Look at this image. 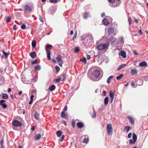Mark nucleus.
Masks as SVG:
<instances>
[{
	"label": "nucleus",
	"instance_id": "603ef678",
	"mask_svg": "<svg viewBox=\"0 0 148 148\" xmlns=\"http://www.w3.org/2000/svg\"><path fill=\"white\" fill-rule=\"evenodd\" d=\"M61 79L60 77L59 78L56 80V82L57 83H59L60 82Z\"/></svg>",
	"mask_w": 148,
	"mask_h": 148
},
{
	"label": "nucleus",
	"instance_id": "72a5a7b5",
	"mask_svg": "<svg viewBox=\"0 0 148 148\" xmlns=\"http://www.w3.org/2000/svg\"><path fill=\"white\" fill-rule=\"evenodd\" d=\"M137 70L136 69H132L131 70V73L132 75H134L137 73Z\"/></svg>",
	"mask_w": 148,
	"mask_h": 148
},
{
	"label": "nucleus",
	"instance_id": "b1692460",
	"mask_svg": "<svg viewBox=\"0 0 148 148\" xmlns=\"http://www.w3.org/2000/svg\"><path fill=\"white\" fill-rule=\"evenodd\" d=\"M102 23L105 25H107L108 24V22L107 21L106 18L103 19L102 21Z\"/></svg>",
	"mask_w": 148,
	"mask_h": 148
},
{
	"label": "nucleus",
	"instance_id": "2eb2a0df",
	"mask_svg": "<svg viewBox=\"0 0 148 148\" xmlns=\"http://www.w3.org/2000/svg\"><path fill=\"white\" fill-rule=\"evenodd\" d=\"M61 117L66 119L67 118V115L66 113L62 112L61 113Z\"/></svg>",
	"mask_w": 148,
	"mask_h": 148
},
{
	"label": "nucleus",
	"instance_id": "864d4df0",
	"mask_svg": "<svg viewBox=\"0 0 148 148\" xmlns=\"http://www.w3.org/2000/svg\"><path fill=\"white\" fill-rule=\"evenodd\" d=\"M26 25L25 24H23L21 26V28L23 29H25L26 27Z\"/></svg>",
	"mask_w": 148,
	"mask_h": 148
},
{
	"label": "nucleus",
	"instance_id": "79ce46f5",
	"mask_svg": "<svg viewBox=\"0 0 148 148\" xmlns=\"http://www.w3.org/2000/svg\"><path fill=\"white\" fill-rule=\"evenodd\" d=\"M79 47H76L75 49L74 52L75 53H77L79 51Z\"/></svg>",
	"mask_w": 148,
	"mask_h": 148
},
{
	"label": "nucleus",
	"instance_id": "9d476101",
	"mask_svg": "<svg viewBox=\"0 0 148 148\" xmlns=\"http://www.w3.org/2000/svg\"><path fill=\"white\" fill-rule=\"evenodd\" d=\"M77 127L79 128H81L84 126V125L83 123L78 122L77 124Z\"/></svg>",
	"mask_w": 148,
	"mask_h": 148
},
{
	"label": "nucleus",
	"instance_id": "a18cd8bd",
	"mask_svg": "<svg viewBox=\"0 0 148 148\" xmlns=\"http://www.w3.org/2000/svg\"><path fill=\"white\" fill-rule=\"evenodd\" d=\"M72 126L73 128H74L75 127V121L74 119L72 120Z\"/></svg>",
	"mask_w": 148,
	"mask_h": 148
},
{
	"label": "nucleus",
	"instance_id": "09e8293b",
	"mask_svg": "<svg viewBox=\"0 0 148 148\" xmlns=\"http://www.w3.org/2000/svg\"><path fill=\"white\" fill-rule=\"evenodd\" d=\"M67 107L66 105H65L64 106V108L63 110V112H66L67 111Z\"/></svg>",
	"mask_w": 148,
	"mask_h": 148
},
{
	"label": "nucleus",
	"instance_id": "7ed1b4c3",
	"mask_svg": "<svg viewBox=\"0 0 148 148\" xmlns=\"http://www.w3.org/2000/svg\"><path fill=\"white\" fill-rule=\"evenodd\" d=\"M106 131L108 133V135H112V125L111 123H109L107 125Z\"/></svg>",
	"mask_w": 148,
	"mask_h": 148
},
{
	"label": "nucleus",
	"instance_id": "13d9d810",
	"mask_svg": "<svg viewBox=\"0 0 148 148\" xmlns=\"http://www.w3.org/2000/svg\"><path fill=\"white\" fill-rule=\"evenodd\" d=\"M106 92L105 91H103L102 92V95L104 96H105L106 95Z\"/></svg>",
	"mask_w": 148,
	"mask_h": 148
},
{
	"label": "nucleus",
	"instance_id": "e2e57ef3",
	"mask_svg": "<svg viewBox=\"0 0 148 148\" xmlns=\"http://www.w3.org/2000/svg\"><path fill=\"white\" fill-rule=\"evenodd\" d=\"M132 136V133H130L128 134V138H130Z\"/></svg>",
	"mask_w": 148,
	"mask_h": 148
},
{
	"label": "nucleus",
	"instance_id": "393cba45",
	"mask_svg": "<svg viewBox=\"0 0 148 148\" xmlns=\"http://www.w3.org/2000/svg\"><path fill=\"white\" fill-rule=\"evenodd\" d=\"M62 58V57L61 55H58L56 57V60L57 61L59 62V61H62L61 60Z\"/></svg>",
	"mask_w": 148,
	"mask_h": 148
},
{
	"label": "nucleus",
	"instance_id": "cd10ccee",
	"mask_svg": "<svg viewBox=\"0 0 148 148\" xmlns=\"http://www.w3.org/2000/svg\"><path fill=\"white\" fill-rule=\"evenodd\" d=\"M108 98L106 97L105 98L104 100V104L106 105H107L108 103Z\"/></svg>",
	"mask_w": 148,
	"mask_h": 148
},
{
	"label": "nucleus",
	"instance_id": "a211bd4d",
	"mask_svg": "<svg viewBox=\"0 0 148 148\" xmlns=\"http://www.w3.org/2000/svg\"><path fill=\"white\" fill-rule=\"evenodd\" d=\"M114 32V29L112 27H110L108 29V33L109 35L113 33Z\"/></svg>",
	"mask_w": 148,
	"mask_h": 148
},
{
	"label": "nucleus",
	"instance_id": "20e7f679",
	"mask_svg": "<svg viewBox=\"0 0 148 148\" xmlns=\"http://www.w3.org/2000/svg\"><path fill=\"white\" fill-rule=\"evenodd\" d=\"M109 46V44L108 42H107L106 43H103L101 44L98 46L97 47L98 49L100 50H103L108 48Z\"/></svg>",
	"mask_w": 148,
	"mask_h": 148
},
{
	"label": "nucleus",
	"instance_id": "4c0bfd02",
	"mask_svg": "<svg viewBox=\"0 0 148 148\" xmlns=\"http://www.w3.org/2000/svg\"><path fill=\"white\" fill-rule=\"evenodd\" d=\"M119 41L121 43V45H123V38L122 36L121 37L119 38Z\"/></svg>",
	"mask_w": 148,
	"mask_h": 148
},
{
	"label": "nucleus",
	"instance_id": "0e129e2a",
	"mask_svg": "<svg viewBox=\"0 0 148 148\" xmlns=\"http://www.w3.org/2000/svg\"><path fill=\"white\" fill-rule=\"evenodd\" d=\"M91 58V57L90 55H87V58L88 60H89Z\"/></svg>",
	"mask_w": 148,
	"mask_h": 148
},
{
	"label": "nucleus",
	"instance_id": "4d7b16f0",
	"mask_svg": "<svg viewBox=\"0 0 148 148\" xmlns=\"http://www.w3.org/2000/svg\"><path fill=\"white\" fill-rule=\"evenodd\" d=\"M3 143V139H2L0 141V144L2 146Z\"/></svg>",
	"mask_w": 148,
	"mask_h": 148
},
{
	"label": "nucleus",
	"instance_id": "dca6fc26",
	"mask_svg": "<svg viewBox=\"0 0 148 148\" xmlns=\"http://www.w3.org/2000/svg\"><path fill=\"white\" fill-rule=\"evenodd\" d=\"M5 71L9 73H11L13 71V69L12 67H8V68H6Z\"/></svg>",
	"mask_w": 148,
	"mask_h": 148
},
{
	"label": "nucleus",
	"instance_id": "423d86ee",
	"mask_svg": "<svg viewBox=\"0 0 148 148\" xmlns=\"http://www.w3.org/2000/svg\"><path fill=\"white\" fill-rule=\"evenodd\" d=\"M12 125L15 126H21L22 125L21 123L16 120H13L12 122Z\"/></svg>",
	"mask_w": 148,
	"mask_h": 148
},
{
	"label": "nucleus",
	"instance_id": "bb28decb",
	"mask_svg": "<svg viewBox=\"0 0 148 148\" xmlns=\"http://www.w3.org/2000/svg\"><path fill=\"white\" fill-rule=\"evenodd\" d=\"M32 45L33 48H34L36 47V43L35 41L33 40L32 42Z\"/></svg>",
	"mask_w": 148,
	"mask_h": 148
},
{
	"label": "nucleus",
	"instance_id": "58836bf2",
	"mask_svg": "<svg viewBox=\"0 0 148 148\" xmlns=\"http://www.w3.org/2000/svg\"><path fill=\"white\" fill-rule=\"evenodd\" d=\"M55 69H56V73H58L60 70V68L58 66H55Z\"/></svg>",
	"mask_w": 148,
	"mask_h": 148
},
{
	"label": "nucleus",
	"instance_id": "6e6d98bb",
	"mask_svg": "<svg viewBox=\"0 0 148 148\" xmlns=\"http://www.w3.org/2000/svg\"><path fill=\"white\" fill-rule=\"evenodd\" d=\"M64 135H62V136L61 138L60 139V142H61L62 141V140H63V139H64Z\"/></svg>",
	"mask_w": 148,
	"mask_h": 148
},
{
	"label": "nucleus",
	"instance_id": "49530a36",
	"mask_svg": "<svg viewBox=\"0 0 148 148\" xmlns=\"http://www.w3.org/2000/svg\"><path fill=\"white\" fill-rule=\"evenodd\" d=\"M49 1L51 3H56L58 1V0H49Z\"/></svg>",
	"mask_w": 148,
	"mask_h": 148
},
{
	"label": "nucleus",
	"instance_id": "39448f33",
	"mask_svg": "<svg viewBox=\"0 0 148 148\" xmlns=\"http://www.w3.org/2000/svg\"><path fill=\"white\" fill-rule=\"evenodd\" d=\"M132 138L133 140L130 139L129 140V143L130 144L134 145L136 141L137 137L136 135L134 133H133V134Z\"/></svg>",
	"mask_w": 148,
	"mask_h": 148
},
{
	"label": "nucleus",
	"instance_id": "c85d7f7f",
	"mask_svg": "<svg viewBox=\"0 0 148 148\" xmlns=\"http://www.w3.org/2000/svg\"><path fill=\"white\" fill-rule=\"evenodd\" d=\"M41 135L40 134H36L35 136V138L36 140H39L41 137Z\"/></svg>",
	"mask_w": 148,
	"mask_h": 148
},
{
	"label": "nucleus",
	"instance_id": "473e14b6",
	"mask_svg": "<svg viewBox=\"0 0 148 148\" xmlns=\"http://www.w3.org/2000/svg\"><path fill=\"white\" fill-rule=\"evenodd\" d=\"M89 14L87 12H85L83 14V18L84 19H86L88 17Z\"/></svg>",
	"mask_w": 148,
	"mask_h": 148
},
{
	"label": "nucleus",
	"instance_id": "1a4fd4ad",
	"mask_svg": "<svg viewBox=\"0 0 148 148\" xmlns=\"http://www.w3.org/2000/svg\"><path fill=\"white\" fill-rule=\"evenodd\" d=\"M25 10L26 11H28L30 12L32 11V8L29 7L27 5H25Z\"/></svg>",
	"mask_w": 148,
	"mask_h": 148
},
{
	"label": "nucleus",
	"instance_id": "8fccbe9b",
	"mask_svg": "<svg viewBox=\"0 0 148 148\" xmlns=\"http://www.w3.org/2000/svg\"><path fill=\"white\" fill-rule=\"evenodd\" d=\"M115 0H108V1L110 3H114Z\"/></svg>",
	"mask_w": 148,
	"mask_h": 148
},
{
	"label": "nucleus",
	"instance_id": "f03ea898",
	"mask_svg": "<svg viewBox=\"0 0 148 148\" xmlns=\"http://www.w3.org/2000/svg\"><path fill=\"white\" fill-rule=\"evenodd\" d=\"M52 46L51 45H48L47 46L46 50L47 52V58L49 60L51 59L50 57L51 52L50 51L52 49Z\"/></svg>",
	"mask_w": 148,
	"mask_h": 148
},
{
	"label": "nucleus",
	"instance_id": "774afa93",
	"mask_svg": "<svg viewBox=\"0 0 148 148\" xmlns=\"http://www.w3.org/2000/svg\"><path fill=\"white\" fill-rule=\"evenodd\" d=\"M39 19H40V21L41 22H43V19H42V18L41 17H40Z\"/></svg>",
	"mask_w": 148,
	"mask_h": 148
},
{
	"label": "nucleus",
	"instance_id": "f704fd0d",
	"mask_svg": "<svg viewBox=\"0 0 148 148\" xmlns=\"http://www.w3.org/2000/svg\"><path fill=\"white\" fill-rule=\"evenodd\" d=\"M60 77L61 78V77H63L62 80V81H65V80L66 79V77L65 76V75L64 74H62L61 75H60Z\"/></svg>",
	"mask_w": 148,
	"mask_h": 148
},
{
	"label": "nucleus",
	"instance_id": "f8f14e48",
	"mask_svg": "<svg viewBox=\"0 0 148 148\" xmlns=\"http://www.w3.org/2000/svg\"><path fill=\"white\" fill-rule=\"evenodd\" d=\"M116 40V38H115L114 37L112 36L110 38V40L112 45L113 44H114Z\"/></svg>",
	"mask_w": 148,
	"mask_h": 148
},
{
	"label": "nucleus",
	"instance_id": "6e6552de",
	"mask_svg": "<svg viewBox=\"0 0 148 148\" xmlns=\"http://www.w3.org/2000/svg\"><path fill=\"white\" fill-rule=\"evenodd\" d=\"M5 100L3 99H1L0 101V105L2 106V108L4 109L7 107V105L4 103Z\"/></svg>",
	"mask_w": 148,
	"mask_h": 148
},
{
	"label": "nucleus",
	"instance_id": "6ab92c4d",
	"mask_svg": "<svg viewBox=\"0 0 148 148\" xmlns=\"http://www.w3.org/2000/svg\"><path fill=\"white\" fill-rule=\"evenodd\" d=\"M34 116L35 119L36 120H38L39 119V114L36 111H35Z\"/></svg>",
	"mask_w": 148,
	"mask_h": 148
},
{
	"label": "nucleus",
	"instance_id": "412c9836",
	"mask_svg": "<svg viewBox=\"0 0 148 148\" xmlns=\"http://www.w3.org/2000/svg\"><path fill=\"white\" fill-rule=\"evenodd\" d=\"M132 128V127L129 126H126L124 127L125 129L124 130V131L126 132H127L129 130Z\"/></svg>",
	"mask_w": 148,
	"mask_h": 148
},
{
	"label": "nucleus",
	"instance_id": "c03bdc74",
	"mask_svg": "<svg viewBox=\"0 0 148 148\" xmlns=\"http://www.w3.org/2000/svg\"><path fill=\"white\" fill-rule=\"evenodd\" d=\"M11 18L10 17H7L6 18V22H9Z\"/></svg>",
	"mask_w": 148,
	"mask_h": 148
},
{
	"label": "nucleus",
	"instance_id": "680f3d73",
	"mask_svg": "<svg viewBox=\"0 0 148 148\" xmlns=\"http://www.w3.org/2000/svg\"><path fill=\"white\" fill-rule=\"evenodd\" d=\"M37 79L36 77H34L32 81H34V82H35L37 81Z\"/></svg>",
	"mask_w": 148,
	"mask_h": 148
},
{
	"label": "nucleus",
	"instance_id": "c756f323",
	"mask_svg": "<svg viewBox=\"0 0 148 148\" xmlns=\"http://www.w3.org/2000/svg\"><path fill=\"white\" fill-rule=\"evenodd\" d=\"M113 76L111 75L107 79V82L108 84H109L111 80L113 78Z\"/></svg>",
	"mask_w": 148,
	"mask_h": 148
},
{
	"label": "nucleus",
	"instance_id": "e433bc0d",
	"mask_svg": "<svg viewBox=\"0 0 148 148\" xmlns=\"http://www.w3.org/2000/svg\"><path fill=\"white\" fill-rule=\"evenodd\" d=\"M2 51L3 52V54L4 55V56L5 57V58H7L8 57V54L7 53L5 52L3 50Z\"/></svg>",
	"mask_w": 148,
	"mask_h": 148
},
{
	"label": "nucleus",
	"instance_id": "2f4dec72",
	"mask_svg": "<svg viewBox=\"0 0 148 148\" xmlns=\"http://www.w3.org/2000/svg\"><path fill=\"white\" fill-rule=\"evenodd\" d=\"M56 134L58 137H60L62 134V132L60 130H58L57 131Z\"/></svg>",
	"mask_w": 148,
	"mask_h": 148
},
{
	"label": "nucleus",
	"instance_id": "c9c22d12",
	"mask_svg": "<svg viewBox=\"0 0 148 148\" xmlns=\"http://www.w3.org/2000/svg\"><path fill=\"white\" fill-rule=\"evenodd\" d=\"M80 61L84 63V64L86 63V60L85 58H84V59H81Z\"/></svg>",
	"mask_w": 148,
	"mask_h": 148
},
{
	"label": "nucleus",
	"instance_id": "7c9ffc66",
	"mask_svg": "<svg viewBox=\"0 0 148 148\" xmlns=\"http://www.w3.org/2000/svg\"><path fill=\"white\" fill-rule=\"evenodd\" d=\"M125 66V64H123L121 65H120L119 67L117 68V70L118 71H119L121 69Z\"/></svg>",
	"mask_w": 148,
	"mask_h": 148
},
{
	"label": "nucleus",
	"instance_id": "a19ab883",
	"mask_svg": "<svg viewBox=\"0 0 148 148\" xmlns=\"http://www.w3.org/2000/svg\"><path fill=\"white\" fill-rule=\"evenodd\" d=\"M123 76V75L121 74L118 76H117L116 77V79L118 80H119L122 78Z\"/></svg>",
	"mask_w": 148,
	"mask_h": 148
},
{
	"label": "nucleus",
	"instance_id": "3c124183",
	"mask_svg": "<svg viewBox=\"0 0 148 148\" xmlns=\"http://www.w3.org/2000/svg\"><path fill=\"white\" fill-rule=\"evenodd\" d=\"M37 62V60H35L34 61H32L31 62V64H36Z\"/></svg>",
	"mask_w": 148,
	"mask_h": 148
},
{
	"label": "nucleus",
	"instance_id": "69168bd1",
	"mask_svg": "<svg viewBox=\"0 0 148 148\" xmlns=\"http://www.w3.org/2000/svg\"><path fill=\"white\" fill-rule=\"evenodd\" d=\"M31 130L32 131H34L35 130V127L34 126H33L31 127Z\"/></svg>",
	"mask_w": 148,
	"mask_h": 148
},
{
	"label": "nucleus",
	"instance_id": "bf43d9fd",
	"mask_svg": "<svg viewBox=\"0 0 148 148\" xmlns=\"http://www.w3.org/2000/svg\"><path fill=\"white\" fill-rule=\"evenodd\" d=\"M133 53L135 55H137L138 54V53L136 52V50H134L133 51Z\"/></svg>",
	"mask_w": 148,
	"mask_h": 148
},
{
	"label": "nucleus",
	"instance_id": "4468645a",
	"mask_svg": "<svg viewBox=\"0 0 148 148\" xmlns=\"http://www.w3.org/2000/svg\"><path fill=\"white\" fill-rule=\"evenodd\" d=\"M115 92V90L113 92L112 91H110L109 94L110 97L111 98H114Z\"/></svg>",
	"mask_w": 148,
	"mask_h": 148
},
{
	"label": "nucleus",
	"instance_id": "9b49d317",
	"mask_svg": "<svg viewBox=\"0 0 148 148\" xmlns=\"http://www.w3.org/2000/svg\"><path fill=\"white\" fill-rule=\"evenodd\" d=\"M120 55L123 58H125L126 57V53L123 50H122L120 51Z\"/></svg>",
	"mask_w": 148,
	"mask_h": 148
},
{
	"label": "nucleus",
	"instance_id": "0eeeda50",
	"mask_svg": "<svg viewBox=\"0 0 148 148\" xmlns=\"http://www.w3.org/2000/svg\"><path fill=\"white\" fill-rule=\"evenodd\" d=\"M86 37L88 40H90V42H92L93 41V36L91 33H88L86 34Z\"/></svg>",
	"mask_w": 148,
	"mask_h": 148
},
{
	"label": "nucleus",
	"instance_id": "ddd939ff",
	"mask_svg": "<svg viewBox=\"0 0 148 148\" xmlns=\"http://www.w3.org/2000/svg\"><path fill=\"white\" fill-rule=\"evenodd\" d=\"M29 55L32 58H34L36 56V54L35 51H33L29 53Z\"/></svg>",
	"mask_w": 148,
	"mask_h": 148
},
{
	"label": "nucleus",
	"instance_id": "f257e3e1",
	"mask_svg": "<svg viewBox=\"0 0 148 148\" xmlns=\"http://www.w3.org/2000/svg\"><path fill=\"white\" fill-rule=\"evenodd\" d=\"M100 71L98 70H96L94 72L93 75L95 77H93L92 75L91 76H88L89 78L93 81H97V78H98L100 74Z\"/></svg>",
	"mask_w": 148,
	"mask_h": 148
},
{
	"label": "nucleus",
	"instance_id": "4be33fe9",
	"mask_svg": "<svg viewBox=\"0 0 148 148\" xmlns=\"http://www.w3.org/2000/svg\"><path fill=\"white\" fill-rule=\"evenodd\" d=\"M8 97V95L4 93H3L2 95V98L3 99H7Z\"/></svg>",
	"mask_w": 148,
	"mask_h": 148
},
{
	"label": "nucleus",
	"instance_id": "5701e85b",
	"mask_svg": "<svg viewBox=\"0 0 148 148\" xmlns=\"http://www.w3.org/2000/svg\"><path fill=\"white\" fill-rule=\"evenodd\" d=\"M56 88V86L54 85H53L49 88V90L50 91H53Z\"/></svg>",
	"mask_w": 148,
	"mask_h": 148
},
{
	"label": "nucleus",
	"instance_id": "aec40b11",
	"mask_svg": "<svg viewBox=\"0 0 148 148\" xmlns=\"http://www.w3.org/2000/svg\"><path fill=\"white\" fill-rule=\"evenodd\" d=\"M147 65V64L145 61H143L141 62L139 64L140 66L143 67L146 66Z\"/></svg>",
	"mask_w": 148,
	"mask_h": 148
},
{
	"label": "nucleus",
	"instance_id": "052dcab7",
	"mask_svg": "<svg viewBox=\"0 0 148 148\" xmlns=\"http://www.w3.org/2000/svg\"><path fill=\"white\" fill-rule=\"evenodd\" d=\"M85 38L83 36H82L81 37V41H83L85 39Z\"/></svg>",
	"mask_w": 148,
	"mask_h": 148
},
{
	"label": "nucleus",
	"instance_id": "5fc2aeb1",
	"mask_svg": "<svg viewBox=\"0 0 148 148\" xmlns=\"http://www.w3.org/2000/svg\"><path fill=\"white\" fill-rule=\"evenodd\" d=\"M59 65L60 66H62V64L63 63V61H59Z\"/></svg>",
	"mask_w": 148,
	"mask_h": 148
},
{
	"label": "nucleus",
	"instance_id": "37998d69",
	"mask_svg": "<svg viewBox=\"0 0 148 148\" xmlns=\"http://www.w3.org/2000/svg\"><path fill=\"white\" fill-rule=\"evenodd\" d=\"M96 117V116L95 112V110H94L92 114V117L93 118H95Z\"/></svg>",
	"mask_w": 148,
	"mask_h": 148
},
{
	"label": "nucleus",
	"instance_id": "de8ad7c7",
	"mask_svg": "<svg viewBox=\"0 0 148 148\" xmlns=\"http://www.w3.org/2000/svg\"><path fill=\"white\" fill-rule=\"evenodd\" d=\"M131 19L130 17H129L128 18V21L129 25H130L132 24V22H131Z\"/></svg>",
	"mask_w": 148,
	"mask_h": 148
},
{
	"label": "nucleus",
	"instance_id": "f3484780",
	"mask_svg": "<svg viewBox=\"0 0 148 148\" xmlns=\"http://www.w3.org/2000/svg\"><path fill=\"white\" fill-rule=\"evenodd\" d=\"M127 118L129 119L131 124H133L134 123V120L133 118L131 116H128L127 117Z\"/></svg>",
	"mask_w": 148,
	"mask_h": 148
},
{
	"label": "nucleus",
	"instance_id": "338daca9",
	"mask_svg": "<svg viewBox=\"0 0 148 148\" xmlns=\"http://www.w3.org/2000/svg\"><path fill=\"white\" fill-rule=\"evenodd\" d=\"M139 33L140 35H142V30L141 29H140V30L139 31Z\"/></svg>",
	"mask_w": 148,
	"mask_h": 148
},
{
	"label": "nucleus",
	"instance_id": "a878e982",
	"mask_svg": "<svg viewBox=\"0 0 148 148\" xmlns=\"http://www.w3.org/2000/svg\"><path fill=\"white\" fill-rule=\"evenodd\" d=\"M41 67L40 65H37L34 67V69L35 71H39L40 70Z\"/></svg>",
	"mask_w": 148,
	"mask_h": 148
},
{
	"label": "nucleus",
	"instance_id": "ea45409f",
	"mask_svg": "<svg viewBox=\"0 0 148 148\" xmlns=\"http://www.w3.org/2000/svg\"><path fill=\"white\" fill-rule=\"evenodd\" d=\"M88 141H89V139L88 138H85L84 139L83 142L84 143H87L88 142Z\"/></svg>",
	"mask_w": 148,
	"mask_h": 148
}]
</instances>
